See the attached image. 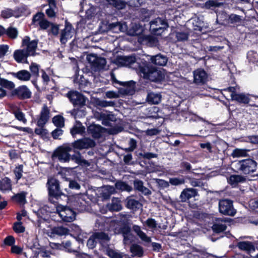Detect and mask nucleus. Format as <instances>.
I'll return each instance as SVG.
<instances>
[{"instance_id":"f257e3e1","label":"nucleus","mask_w":258,"mask_h":258,"mask_svg":"<svg viewBox=\"0 0 258 258\" xmlns=\"http://www.w3.org/2000/svg\"><path fill=\"white\" fill-rule=\"evenodd\" d=\"M73 151L70 143H64L58 146L52 153L51 158L54 160L57 159L61 163H68L71 160L81 166H88L90 163L84 159L80 152H75L73 155L70 152Z\"/></svg>"},{"instance_id":"f03ea898","label":"nucleus","mask_w":258,"mask_h":258,"mask_svg":"<svg viewBox=\"0 0 258 258\" xmlns=\"http://www.w3.org/2000/svg\"><path fill=\"white\" fill-rule=\"evenodd\" d=\"M46 186L48 191V200L51 203L58 204L68 200V196L69 197L71 191L67 188H63L59 180L55 177H48Z\"/></svg>"},{"instance_id":"7ed1b4c3","label":"nucleus","mask_w":258,"mask_h":258,"mask_svg":"<svg viewBox=\"0 0 258 258\" xmlns=\"http://www.w3.org/2000/svg\"><path fill=\"white\" fill-rule=\"evenodd\" d=\"M138 63V73L144 79L155 83H161L164 80V70L158 69L145 59H141Z\"/></svg>"},{"instance_id":"20e7f679","label":"nucleus","mask_w":258,"mask_h":258,"mask_svg":"<svg viewBox=\"0 0 258 258\" xmlns=\"http://www.w3.org/2000/svg\"><path fill=\"white\" fill-rule=\"evenodd\" d=\"M234 166L235 171L238 174L245 175L247 177L258 176V174L255 173L258 168L257 163L253 158H247L236 160L234 162Z\"/></svg>"},{"instance_id":"39448f33","label":"nucleus","mask_w":258,"mask_h":258,"mask_svg":"<svg viewBox=\"0 0 258 258\" xmlns=\"http://www.w3.org/2000/svg\"><path fill=\"white\" fill-rule=\"evenodd\" d=\"M68 196V200L64 203H66L72 207L74 209L79 212H83L90 210L91 208V203L88 198L83 194H74L72 191L71 194Z\"/></svg>"},{"instance_id":"423d86ee","label":"nucleus","mask_w":258,"mask_h":258,"mask_svg":"<svg viewBox=\"0 0 258 258\" xmlns=\"http://www.w3.org/2000/svg\"><path fill=\"white\" fill-rule=\"evenodd\" d=\"M62 203L54 204L56 211L52 216V220L57 222H71L76 218V212L72 207L62 205Z\"/></svg>"},{"instance_id":"0eeeda50","label":"nucleus","mask_w":258,"mask_h":258,"mask_svg":"<svg viewBox=\"0 0 258 258\" xmlns=\"http://www.w3.org/2000/svg\"><path fill=\"white\" fill-rule=\"evenodd\" d=\"M67 97L69 98L70 101L73 104L74 109L72 113L74 115L78 114L79 112H82L83 115H85V111L82 108L85 109L86 102L87 98L82 93L77 91L71 90L67 94Z\"/></svg>"},{"instance_id":"6e6552de","label":"nucleus","mask_w":258,"mask_h":258,"mask_svg":"<svg viewBox=\"0 0 258 258\" xmlns=\"http://www.w3.org/2000/svg\"><path fill=\"white\" fill-rule=\"evenodd\" d=\"M149 31L154 35L160 36L168 28L169 25L166 20L159 17L151 21L149 23Z\"/></svg>"},{"instance_id":"1a4fd4ad","label":"nucleus","mask_w":258,"mask_h":258,"mask_svg":"<svg viewBox=\"0 0 258 258\" xmlns=\"http://www.w3.org/2000/svg\"><path fill=\"white\" fill-rule=\"evenodd\" d=\"M70 146L72 149L73 152L75 154V152H80L78 151V150H81L94 147L96 146V143L90 138H83L70 143Z\"/></svg>"},{"instance_id":"9d476101","label":"nucleus","mask_w":258,"mask_h":258,"mask_svg":"<svg viewBox=\"0 0 258 258\" xmlns=\"http://www.w3.org/2000/svg\"><path fill=\"white\" fill-rule=\"evenodd\" d=\"M8 96L23 100L31 98L32 92L26 85H24L13 89Z\"/></svg>"},{"instance_id":"9b49d317","label":"nucleus","mask_w":258,"mask_h":258,"mask_svg":"<svg viewBox=\"0 0 258 258\" xmlns=\"http://www.w3.org/2000/svg\"><path fill=\"white\" fill-rule=\"evenodd\" d=\"M115 230L118 234H121L125 244H130L134 240V236L131 232V228L127 222H123L116 228Z\"/></svg>"},{"instance_id":"f8f14e48","label":"nucleus","mask_w":258,"mask_h":258,"mask_svg":"<svg viewBox=\"0 0 258 258\" xmlns=\"http://www.w3.org/2000/svg\"><path fill=\"white\" fill-rule=\"evenodd\" d=\"M219 210L220 213L233 216L236 212L234 208L233 201L229 199H222L219 202Z\"/></svg>"},{"instance_id":"ddd939ff","label":"nucleus","mask_w":258,"mask_h":258,"mask_svg":"<svg viewBox=\"0 0 258 258\" xmlns=\"http://www.w3.org/2000/svg\"><path fill=\"white\" fill-rule=\"evenodd\" d=\"M87 60L94 71L103 69L106 64V60L104 57L98 56L96 54L91 53L88 55Z\"/></svg>"},{"instance_id":"4468645a","label":"nucleus","mask_w":258,"mask_h":258,"mask_svg":"<svg viewBox=\"0 0 258 258\" xmlns=\"http://www.w3.org/2000/svg\"><path fill=\"white\" fill-rule=\"evenodd\" d=\"M113 82L124 87V88L119 89V92L121 94L123 95H132L135 93L136 82L134 81L131 80L127 82H121L114 78Z\"/></svg>"},{"instance_id":"2eb2a0df","label":"nucleus","mask_w":258,"mask_h":258,"mask_svg":"<svg viewBox=\"0 0 258 258\" xmlns=\"http://www.w3.org/2000/svg\"><path fill=\"white\" fill-rule=\"evenodd\" d=\"M38 43V39L30 40V38L28 36H26L22 39V47L26 46L25 50L30 56H35L36 55V50Z\"/></svg>"},{"instance_id":"dca6fc26","label":"nucleus","mask_w":258,"mask_h":258,"mask_svg":"<svg viewBox=\"0 0 258 258\" xmlns=\"http://www.w3.org/2000/svg\"><path fill=\"white\" fill-rule=\"evenodd\" d=\"M133 183L134 185L133 189L136 191L145 196L151 195V191L144 185V182L142 180L138 178H135L133 181Z\"/></svg>"},{"instance_id":"f3484780","label":"nucleus","mask_w":258,"mask_h":258,"mask_svg":"<svg viewBox=\"0 0 258 258\" xmlns=\"http://www.w3.org/2000/svg\"><path fill=\"white\" fill-rule=\"evenodd\" d=\"M105 128L100 125L92 124L87 127V131L94 139H99L102 136Z\"/></svg>"},{"instance_id":"a211bd4d","label":"nucleus","mask_w":258,"mask_h":258,"mask_svg":"<svg viewBox=\"0 0 258 258\" xmlns=\"http://www.w3.org/2000/svg\"><path fill=\"white\" fill-rule=\"evenodd\" d=\"M49 115L50 110L46 105H44L42 108L40 116L38 118L37 122V126L40 127H43L49 118Z\"/></svg>"},{"instance_id":"6ab92c4d","label":"nucleus","mask_w":258,"mask_h":258,"mask_svg":"<svg viewBox=\"0 0 258 258\" xmlns=\"http://www.w3.org/2000/svg\"><path fill=\"white\" fill-rule=\"evenodd\" d=\"M35 213L39 218L46 221L49 218L52 219V216L54 215V212L51 211L50 207L47 205H44L40 208Z\"/></svg>"},{"instance_id":"aec40b11","label":"nucleus","mask_w":258,"mask_h":258,"mask_svg":"<svg viewBox=\"0 0 258 258\" xmlns=\"http://www.w3.org/2000/svg\"><path fill=\"white\" fill-rule=\"evenodd\" d=\"M125 207L133 211H138L142 206L140 202L134 199L133 196L127 197L124 200Z\"/></svg>"},{"instance_id":"412c9836","label":"nucleus","mask_w":258,"mask_h":258,"mask_svg":"<svg viewBox=\"0 0 258 258\" xmlns=\"http://www.w3.org/2000/svg\"><path fill=\"white\" fill-rule=\"evenodd\" d=\"M207 73L203 69H197L194 72V80L197 84L205 83L207 80Z\"/></svg>"},{"instance_id":"4be33fe9","label":"nucleus","mask_w":258,"mask_h":258,"mask_svg":"<svg viewBox=\"0 0 258 258\" xmlns=\"http://www.w3.org/2000/svg\"><path fill=\"white\" fill-rule=\"evenodd\" d=\"M30 56L25 49L16 50L13 54L15 60L18 63L23 62L27 63V57Z\"/></svg>"},{"instance_id":"5701e85b","label":"nucleus","mask_w":258,"mask_h":258,"mask_svg":"<svg viewBox=\"0 0 258 258\" xmlns=\"http://www.w3.org/2000/svg\"><path fill=\"white\" fill-rule=\"evenodd\" d=\"M73 29L72 24L66 20L65 21V27L61 30L60 33V42L61 43L65 44L67 42Z\"/></svg>"},{"instance_id":"b1692460","label":"nucleus","mask_w":258,"mask_h":258,"mask_svg":"<svg viewBox=\"0 0 258 258\" xmlns=\"http://www.w3.org/2000/svg\"><path fill=\"white\" fill-rule=\"evenodd\" d=\"M144 31L142 25L139 23H132L127 29V34L135 36L141 35Z\"/></svg>"},{"instance_id":"393cba45","label":"nucleus","mask_w":258,"mask_h":258,"mask_svg":"<svg viewBox=\"0 0 258 258\" xmlns=\"http://www.w3.org/2000/svg\"><path fill=\"white\" fill-rule=\"evenodd\" d=\"M244 18L242 16L233 13L230 14L227 16V22L229 24L233 27L241 26L243 23Z\"/></svg>"},{"instance_id":"a878e982","label":"nucleus","mask_w":258,"mask_h":258,"mask_svg":"<svg viewBox=\"0 0 258 258\" xmlns=\"http://www.w3.org/2000/svg\"><path fill=\"white\" fill-rule=\"evenodd\" d=\"M151 64L158 66H165L166 65L168 58L163 55L160 54L151 56L149 60Z\"/></svg>"},{"instance_id":"bb28decb","label":"nucleus","mask_w":258,"mask_h":258,"mask_svg":"<svg viewBox=\"0 0 258 258\" xmlns=\"http://www.w3.org/2000/svg\"><path fill=\"white\" fill-rule=\"evenodd\" d=\"M99 118L102 120V124L106 126H112L111 122L116 121V118L113 114H106L101 112L99 113Z\"/></svg>"},{"instance_id":"cd10ccee","label":"nucleus","mask_w":258,"mask_h":258,"mask_svg":"<svg viewBox=\"0 0 258 258\" xmlns=\"http://www.w3.org/2000/svg\"><path fill=\"white\" fill-rule=\"evenodd\" d=\"M27 192L24 191L15 194L11 197V201L20 206H24L27 203Z\"/></svg>"},{"instance_id":"c85d7f7f","label":"nucleus","mask_w":258,"mask_h":258,"mask_svg":"<svg viewBox=\"0 0 258 258\" xmlns=\"http://www.w3.org/2000/svg\"><path fill=\"white\" fill-rule=\"evenodd\" d=\"M236 246L241 250L246 251L250 253L255 251L254 245L252 242L248 241H243L237 242Z\"/></svg>"},{"instance_id":"c756f323","label":"nucleus","mask_w":258,"mask_h":258,"mask_svg":"<svg viewBox=\"0 0 258 258\" xmlns=\"http://www.w3.org/2000/svg\"><path fill=\"white\" fill-rule=\"evenodd\" d=\"M247 176L245 175L233 174L231 175L228 179V183L233 186H235L239 183L245 182L247 180Z\"/></svg>"},{"instance_id":"7c9ffc66","label":"nucleus","mask_w":258,"mask_h":258,"mask_svg":"<svg viewBox=\"0 0 258 258\" xmlns=\"http://www.w3.org/2000/svg\"><path fill=\"white\" fill-rule=\"evenodd\" d=\"M93 236L96 238L97 242L102 246H104L105 244L108 245L107 242L110 240L108 234L103 232H95L93 233Z\"/></svg>"},{"instance_id":"2f4dec72","label":"nucleus","mask_w":258,"mask_h":258,"mask_svg":"<svg viewBox=\"0 0 258 258\" xmlns=\"http://www.w3.org/2000/svg\"><path fill=\"white\" fill-rule=\"evenodd\" d=\"M10 74L15 78L20 81H28L30 79L31 74L27 70H22L17 73L12 72Z\"/></svg>"},{"instance_id":"473e14b6","label":"nucleus","mask_w":258,"mask_h":258,"mask_svg":"<svg viewBox=\"0 0 258 258\" xmlns=\"http://www.w3.org/2000/svg\"><path fill=\"white\" fill-rule=\"evenodd\" d=\"M232 100L236 101L239 104H247L250 99L249 98V94H245L243 93L234 94L232 95Z\"/></svg>"},{"instance_id":"72a5a7b5","label":"nucleus","mask_w":258,"mask_h":258,"mask_svg":"<svg viewBox=\"0 0 258 258\" xmlns=\"http://www.w3.org/2000/svg\"><path fill=\"white\" fill-rule=\"evenodd\" d=\"M132 229L142 241L147 243L151 242V238L141 230L140 226L133 225Z\"/></svg>"},{"instance_id":"f704fd0d","label":"nucleus","mask_w":258,"mask_h":258,"mask_svg":"<svg viewBox=\"0 0 258 258\" xmlns=\"http://www.w3.org/2000/svg\"><path fill=\"white\" fill-rule=\"evenodd\" d=\"M115 188L119 191L131 192L133 190V187L127 183L122 180H117L115 184Z\"/></svg>"},{"instance_id":"c9c22d12","label":"nucleus","mask_w":258,"mask_h":258,"mask_svg":"<svg viewBox=\"0 0 258 258\" xmlns=\"http://www.w3.org/2000/svg\"><path fill=\"white\" fill-rule=\"evenodd\" d=\"M69 229L63 226H54L50 229V233L52 236H62L68 234Z\"/></svg>"},{"instance_id":"e433bc0d","label":"nucleus","mask_w":258,"mask_h":258,"mask_svg":"<svg viewBox=\"0 0 258 258\" xmlns=\"http://www.w3.org/2000/svg\"><path fill=\"white\" fill-rule=\"evenodd\" d=\"M12 185L11 180L8 177H5L0 180V190L3 192L11 190Z\"/></svg>"},{"instance_id":"4c0bfd02","label":"nucleus","mask_w":258,"mask_h":258,"mask_svg":"<svg viewBox=\"0 0 258 258\" xmlns=\"http://www.w3.org/2000/svg\"><path fill=\"white\" fill-rule=\"evenodd\" d=\"M146 100L149 103L157 104L161 101V95L158 93L149 92L148 93Z\"/></svg>"},{"instance_id":"58836bf2","label":"nucleus","mask_w":258,"mask_h":258,"mask_svg":"<svg viewBox=\"0 0 258 258\" xmlns=\"http://www.w3.org/2000/svg\"><path fill=\"white\" fill-rule=\"evenodd\" d=\"M130 251L133 256L142 257L144 254L143 247L138 244H133L130 247Z\"/></svg>"},{"instance_id":"ea45409f","label":"nucleus","mask_w":258,"mask_h":258,"mask_svg":"<svg viewBox=\"0 0 258 258\" xmlns=\"http://www.w3.org/2000/svg\"><path fill=\"white\" fill-rule=\"evenodd\" d=\"M76 122L78 125H74L70 131L73 138H75L77 134H82L85 132V127L82 123L80 121H77Z\"/></svg>"},{"instance_id":"a19ab883","label":"nucleus","mask_w":258,"mask_h":258,"mask_svg":"<svg viewBox=\"0 0 258 258\" xmlns=\"http://www.w3.org/2000/svg\"><path fill=\"white\" fill-rule=\"evenodd\" d=\"M224 5V2H220L217 0H208L203 4V8L206 9H213V8L220 7Z\"/></svg>"},{"instance_id":"79ce46f5","label":"nucleus","mask_w":258,"mask_h":258,"mask_svg":"<svg viewBox=\"0 0 258 258\" xmlns=\"http://www.w3.org/2000/svg\"><path fill=\"white\" fill-rule=\"evenodd\" d=\"M249 150L246 149L236 148L234 149L231 153V156L233 158H239L246 157L248 155V152Z\"/></svg>"},{"instance_id":"37998d69","label":"nucleus","mask_w":258,"mask_h":258,"mask_svg":"<svg viewBox=\"0 0 258 258\" xmlns=\"http://www.w3.org/2000/svg\"><path fill=\"white\" fill-rule=\"evenodd\" d=\"M140 19L143 22H150L151 13L148 10L145 8L141 9L140 12Z\"/></svg>"},{"instance_id":"c03bdc74","label":"nucleus","mask_w":258,"mask_h":258,"mask_svg":"<svg viewBox=\"0 0 258 258\" xmlns=\"http://www.w3.org/2000/svg\"><path fill=\"white\" fill-rule=\"evenodd\" d=\"M0 86L3 89L6 88L12 91L15 89V84L12 81L1 78L0 79Z\"/></svg>"},{"instance_id":"a18cd8bd","label":"nucleus","mask_w":258,"mask_h":258,"mask_svg":"<svg viewBox=\"0 0 258 258\" xmlns=\"http://www.w3.org/2000/svg\"><path fill=\"white\" fill-rule=\"evenodd\" d=\"M5 34L7 36V37L12 39H16L18 35V31L17 28L13 27H9L8 29H6L5 28Z\"/></svg>"},{"instance_id":"49530a36","label":"nucleus","mask_w":258,"mask_h":258,"mask_svg":"<svg viewBox=\"0 0 258 258\" xmlns=\"http://www.w3.org/2000/svg\"><path fill=\"white\" fill-rule=\"evenodd\" d=\"M52 121L56 127L62 128L64 126V118L61 115L54 116Z\"/></svg>"},{"instance_id":"de8ad7c7","label":"nucleus","mask_w":258,"mask_h":258,"mask_svg":"<svg viewBox=\"0 0 258 258\" xmlns=\"http://www.w3.org/2000/svg\"><path fill=\"white\" fill-rule=\"evenodd\" d=\"M107 255L110 258H129L128 255L123 253H119L115 250L108 248L107 250Z\"/></svg>"},{"instance_id":"09e8293b","label":"nucleus","mask_w":258,"mask_h":258,"mask_svg":"<svg viewBox=\"0 0 258 258\" xmlns=\"http://www.w3.org/2000/svg\"><path fill=\"white\" fill-rule=\"evenodd\" d=\"M195 23L196 24H195V23H193V29L195 31H198L202 33H204L208 31V27L205 26V24L203 21H198L195 20Z\"/></svg>"},{"instance_id":"8fccbe9b","label":"nucleus","mask_w":258,"mask_h":258,"mask_svg":"<svg viewBox=\"0 0 258 258\" xmlns=\"http://www.w3.org/2000/svg\"><path fill=\"white\" fill-rule=\"evenodd\" d=\"M14 13L15 14V17L18 18L23 15H27L30 14V11L28 9L27 6L24 5L21 7H18L15 9L14 10Z\"/></svg>"},{"instance_id":"3c124183","label":"nucleus","mask_w":258,"mask_h":258,"mask_svg":"<svg viewBox=\"0 0 258 258\" xmlns=\"http://www.w3.org/2000/svg\"><path fill=\"white\" fill-rule=\"evenodd\" d=\"M169 183L173 186H178L184 184L185 178L183 176H180L176 177L169 178Z\"/></svg>"},{"instance_id":"603ef678","label":"nucleus","mask_w":258,"mask_h":258,"mask_svg":"<svg viewBox=\"0 0 258 258\" xmlns=\"http://www.w3.org/2000/svg\"><path fill=\"white\" fill-rule=\"evenodd\" d=\"M189 33L188 32L176 31L175 37L177 41L179 42H183L188 39Z\"/></svg>"},{"instance_id":"864d4df0","label":"nucleus","mask_w":258,"mask_h":258,"mask_svg":"<svg viewBox=\"0 0 258 258\" xmlns=\"http://www.w3.org/2000/svg\"><path fill=\"white\" fill-rule=\"evenodd\" d=\"M95 104L96 106H100L102 107L114 106L115 105V103L113 101H108L106 100H100L99 98H97L95 100Z\"/></svg>"},{"instance_id":"5fc2aeb1","label":"nucleus","mask_w":258,"mask_h":258,"mask_svg":"<svg viewBox=\"0 0 258 258\" xmlns=\"http://www.w3.org/2000/svg\"><path fill=\"white\" fill-rule=\"evenodd\" d=\"M227 228V226L225 224L220 223H214L212 226V229L214 232L219 233L224 231Z\"/></svg>"},{"instance_id":"6e6d98bb","label":"nucleus","mask_w":258,"mask_h":258,"mask_svg":"<svg viewBox=\"0 0 258 258\" xmlns=\"http://www.w3.org/2000/svg\"><path fill=\"white\" fill-rule=\"evenodd\" d=\"M139 157L145 160H150L152 158H156L158 157V154L151 152H140L139 153Z\"/></svg>"},{"instance_id":"4d7b16f0","label":"nucleus","mask_w":258,"mask_h":258,"mask_svg":"<svg viewBox=\"0 0 258 258\" xmlns=\"http://www.w3.org/2000/svg\"><path fill=\"white\" fill-rule=\"evenodd\" d=\"M115 8L121 10L125 8L126 4L122 0H108Z\"/></svg>"},{"instance_id":"13d9d810","label":"nucleus","mask_w":258,"mask_h":258,"mask_svg":"<svg viewBox=\"0 0 258 258\" xmlns=\"http://www.w3.org/2000/svg\"><path fill=\"white\" fill-rule=\"evenodd\" d=\"M23 172V165L22 164L19 165L14 170V173L15 175V179L17 181L20 180L22 177Z\"/></svg>"},{"instance_id":"bf43d9fd","label":"nucleus","mask_w":258,"mask_h":258,"mask_svg":"<svg viewBox=\"0 0 258 258\" xmlns=\"http://www.w3.org/2000/svg\"><path fill=\"white\" fill-rule=\"evenodd\" d=\"M13 230L17 233H21L25 232V228L21 222H16L13 225Z\"/></svg>"},{"instance_id":"052dcab7","label":"nucleus","mask_w":258,"mask_h":258,"mask_svg":"<svg viewBox=\"0 0 258 258\" xmlns=\"http://www.w3.org/2000/svg\"><path fill=\"white\" fill-rule=\"evenodd\" d=\"M15 118L20 121L24 123L27 122V119L25 118L24 113L20 110H16L14 112Z\"/></svg>"},{"instance_id":"680f3d73","label":"nucleus","mask_w":258,"mask_h":258,"mask_svg":"<svg viewBox=\"0 0 258 258\" xmlns=\"http://www.w3.org/2000/svg\"><path fill=\"white\" fill-rule=\"evenodd\" d=\"M29 68L33 76L36 77L39 76V66L38 64L35 62H32Z\"/></svg>"},{"instance_id":"e2e57ef3","label":"nucleus","mask_w":258,"mask_h":258,"mask_svg":"<svg viewBox=\"0 0 258 258\" xmlns=\"http://www.w3.org/2000/svg\"><path fill=\"white\" fill-rule=\"evenodd\" d=\"M180 167L181 168V173H183V171L188 172H190L192 169L191 164L186 161H182L180 164Z\"/></svg>"},{"instance_id":"0e129e2a","label":"nucleus","mask_w":258,"mask_h":258,"mask_svg":"<svg viewBox=\"0 0 258 258\" xmlns=\"http://www.w3.org/2000/svg\"><path fill=\"white\" fill-rule=\"evenodd\" d=\"M14 11L11 9H7L3 10L1 13V16L4 19H8L13 16L15 17Z\"/></svg>"},{"instance_id":"69168bd1","label":"nucleus","mask_w":258,"mask_h":258,"mask_svg":"<svg viewBox=\"0 0 258 258\" xmlns=\"http://www.w3.org/2000/svg\"><path fill=\"white\" fill-rule=\"evenodd\" d=\"M144 225H146L148 228L151 229H155L157 227L156 221L152 218H148L144 223Z\"/></svg>"},{"instance_id":"338daca9","label":"nucleus","mask_w":258,"mask_h":258,"mask_svg":"<svg viewBox=\"0 0 258 258\" xmlns=\"http://www.w3.org/2000/svg\"><path fill=\"white\" fill-rule=\"evenodd\" d=\"M109 209L111 211H119L122 209V206L119 201H113L110 205Z\"/></svg>"},{"instance_id":"774afa93","label":"nucleus","mask_w":258,"mask_h":258,"mask_svg":"<svg viewBox=\"0 0 258 258\" xmlns=\"http://www.w3.org/2000/svg\"><path fill=\"white\" fill-rule=\"evenodd\" d=\"M97 241L93 236V234L89 237L87 242V245L90 249H93L96 246Z\"/></svg>"}]
</instances>
